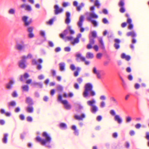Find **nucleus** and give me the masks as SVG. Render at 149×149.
<instances>
[{"label":"nucleus","mask_w":149,"mask_h":149,"mask_svg":"<svg viewBox=\"0 0 149 149\" xmlns=\"http://www.w3.org/2000/svg\"><path fill=\"white\" fill-rule=\"evenodd\" d=\"M84 90L83 92V95L84 97H86L89 95V93L90 92V95L93 96L96 95L95 92L92 90L93 86L90 83L86 84L84 86Z\"/></svg>","instance_id":"f257e3e1"},{"label":"nucleus","mask_w":149,"mask_h":149,"mask_svg":"<svg viewBox=\"0 0 149 149\" xmlns=\"http://www.w3.org/2000/svg\"><path fill=\"white\" fill-rule=\"evenodd\" d=\"M42 136L45 139H42L39 136H37L36 138V140L38 142H40L42 145H45L47 143H49L51 141L52 138L50 135L46 132H44L42 134Z\"/></svg>","instance_id":"f03ea898"},{"label":"nucleus","mask_w":149,"mask_h":149,"mask_svg":"<svg viewBox=\"0 0 149 149\" xmlns=\"http://www.w3.org/2000/svg\"><path fill=\"white\" fill-rule=\"evenodd\" d=\"M87 103L88 106L91 107L90 110L92 113H95L98 111V107L95 105L96 103L95 100L93 99L91 100H88Z\"/></svg>","instance_id":"7ed1b4c3"},{"label":"nucleus","mask_w":149,"mask_h":149,"mask_svg":"<svg viewBox=\"0 0 149 149\" xmlns=\"http://www.w3.org/2000/svg\"><path fill=\"white\" fill-rule=\"evenodd\" d=\"M76 60L78 62H80V61L84 62L85 65H88L90 64V62L86 61L85 57L82 56L81 54L80 53H78L76 54Z\"/></svg>","instance_id":"20e7f679"},{"label":"nucleus","mask_w":149,"mask_h":149,"mask_svg":"<svg viewBox=\"0 0 149 149\" xmlns=\"http://www.w3.org/2000/svg\"><path fill=\"white\" fill-rule=\"evenodd\" d=\"M58 99L61 101L62 104L64 105L65 108L67 109H70L71 108L70 105L69 104L67 100H62V96L59 95L58 97Z\"/></svg>","instance_id":"39448f33"},{"label":"nucleus","mask_w":149,"mask_h":149,"mask_svg":"<svg viewBox=\"0 0 149 149\" xmlns=\"http://www.w3.org/2000/svg\"><path fill=\"white\" fill-rule=\"evenodd\" d=\"M125 4L124 0H120L118 3V5L120 7L119 11L121 13H124L125 11L126 10L124 6Z\"/></svg>","instance_id":"423d86ee"},{"label":"nucleus","mask_w":149,"mask_h":149,"mask_svg":"<svg viewBox=\"0 0 149 149\" xmlns=\"http://www.w3.org/2000/svg\"><path fill=\"white\" fill-rule=\"evenodd\" d=\"M21 58V60L18 62V66L20 68L25 69L26 67V60L25 59H23L22 58Z\"/></svg>","instance_id":"0eeeda50"},{"label":"nucleus","mask_w":149,"mask_h":149,"mask_svg":"<svg viewBox=\"0 0 149 149\" xmlns=\"http://www.w3.org/2000/svg\"><path fill=\"white\" fill-rule=\"evenodd\" d=\"M84 19V16L83 15L81 16L79 18V20L77 23L78 26L81 28L80 31L81 32H83L84 30V28L82 27Z\"/></svg>","instance_id":"6e6552de"},{"label":"nucleus","mask_w":149,"mask_h":149,"mask_svg":"<svg viewBox=\"0 0 149 149\" xmlns=\"http://www.w3.org/2000/svg\"><path fill=\"white\" fill-rule=\"evenodd\" d=\"M28 17L26 16H24L22 17V20L24 22L25 25L26 26H29L31 22V19H30L28 20Z\"/></svg>","instance_id":"1a4fd4ad"},{"label":"nucleus","mask_w":149,"mask_h":149,"mask_svg":"<svg viewBox=\"0 0 149 149\" xmlns=\"http://www.w3.org/2000/svg\"><path fill=\"white\" fill-rule=\"evenodd\" d=\"M54 12L55 15H56L59 13H62L63 11V9L62 8H60L57 5H56L54 6Z\"/></svg>","instance_id":"9d476101"},{"label":"nucleus","mask_w":149,"mask_h":149,"mask_svg":"<svg viewBox=\"0 0 149 149\" xmlns=\"http://www.w3.org/2000/svg\"><path fill=\"white\" fill-rule=\"evenodd\" d=\"M24 47V45L23 42V44H20L19 43H17L15 46V48L18 50L21 51L22 50Z\"/></svg>","instance_id":"9b49d317"},{"label":"nucleus","mask_w":149,"mask_h":149,"mask_svg":"<svg viewBox=\"0 0 149 149\" xmlns=\"http://www.w3.org/2000/svg\"><path fill=\"white\" fill-rule=\"evenodd\" d=\"M66 18L65 21V23L68 24L70 22V13L68 12L66 13Z\"/></svg>","instance_id":"f8f14e48"},{"label":"nucleus","mask_w":149,"mask_h":149,"mask_svg":"<svg viewBox=\"0 0 149 149\" xmlns=\"http://www.w3.org/2000/svg\"><path fill=\"white\" fill-rule=\"evenodd\" d=\"M95 43V41L93 39L90 40L89 43L87 45V48L88 49H91L92 48L93 45Z\"/></svg>","instance_id":"ddd939ff"},{"label":"nucleus","mask_w":149,"mask_h":149,"mask_svg":"<svg viewBox=\"0 0 149 149\" xmlns=\"http://www.w3.org/2000/svg\"><path fill=\"white\" fill-rule=\"evenodd\" d=\"M29 77V75L27 73H25L23 75H21L20 76V80L21 81H22L24 80V79H27Z\"/></svg>","instance_id":"4468645a"},{"label":"nucleus","mask_w":149,"mask_h":149,"mask_svg":"<svg viewBox=\"0 0 149 149\" xmlns=\"http://www.w3.org/2000/svg\"><path fill=\"white\" fill-rule=\"evenodd\" d=\"M89 15L90 17L87 18L88 20H91L93 18H97L98 17V16L94 13H90Z\"/></svg>","instance_id":"2eb2a0df"},{"label":"nucleus","mask_w":149,"mask_h":149,"mask_svg":"<svg viewBox=\"0 0 149 149\" xmlns=\"http://www.w3.org/2000/svg\"><path fill=\"white\" fill-rule=\"evenodd\" d=\"M115 43L114 45V46L116 49H118L120 48L119 43L120 42V40L118 39H115L114 40Z\"/></svg>","instance_id":"dca6fc26"},{"label":"nucleus","mask_w":149,"mask_h":149,"mask_svg":"<svg viewBox=\"0 0 149 149\" xmlns=\"http://www.w3.org/2000/svg\"><path fill=\"white\" fill-rule=\"evenodd\" d=\"M74 118L77 120H82L85 118V115L84 114H82L81 116L75 115L74 116Z\"/></svg>","instance_id":"f3484780"},{"label":"nucleus","mask_w":149,"mask_h":149,"mask_svg":"<svg viewBox=\"0 0 149 149\" xmlns=\"http://www.w3.org/2000/svg\"><path fill=\"white\" fill-rule=\"evenodd\" d=\"M14 82L12 80L10 81L9 82L6 84V88L8 89H10L14 84Z\"/></svg>","instance_id":"a211bd4d"},{"label":"nucleus","mask_w":149,"mask_h":149,"mask_svg":"<svg viewBox=\"0 0 149 149\" xmlns=\"http://www.w3.org/2000/svg\"><path fill=\"white\" fill-rule=\"evenodd\" d=\"M121 57L123 59H125L127 61H129L130 59V57L128 55H126L125 53H123L121 55Z\"/></svg>","instance_id":"6ab92c4d"},{"label":"nucleus","mask_w":149,"mask_h":149,"mask_svg":"<svg viewBox=\"0 0 149 149\" xmlns=\"http://www.w3.org/2000/svg\"><path fill=\"white\" fill-rule=\"evenodd\" d=\"M86 57L88 59H92L94 57V55L93 53L91 52H88L86 53Z\"/></svg>","instance_id":"aec40b11"},{"label":"nucleus","mask_w":149,"mask_h":149,"mask_svg":"<svg viewBox=\"0 0 149 149\" xmlns=\"http://www.w3.org/2000/svg\"><path fill=\"white\" fill-rule=\"evenodd\" d=\"M115 120L117 121L118 123H122V120L119 116L116 115L115 116Z\"/></svg>","instance_id":"412c9836"},{"label":"nucleus","mask_w":149,"mask_h":149,"mask_svg":"<svg viewBox=\"0 0 149 149\" xmlns=\"http://www.w3.org/2000/svg\"><path fill=\"white\" fill-rule=\"evenodd\" d=\"M8 135L7 134H4V136L2 140L3 142V143H7Z\"/></svg>","instance_id":"4be33fe9"},{"label":"nucleus","mask_w":149,"mask_h":149,"mask_svg":"<svg viewBox=\"0 0 149 149\" xmlns=\"http://www.w3.org/2000/svg\"><path fill=\"white\" fill-rule=\"evenodd\" d=\"M127 35L128 36H131L132 37H134L136 36V34L134 31H132L127 33Z\"/></svg>","instance_id":"5701e85b"},{"label":"nucleus","mask_w":149,"mask_h":149,"mask_svg":"<svg viewBox=\"0 0 149 149\" xmlns=\"http://www.w3.org/2000/svg\"><path fill=\"white\" fill-rule=\"evenodd\" d=\"M60 70L61 71H63L65 70V64L64 63H62L59 64Z\"/></svg>","instance_id":"b1692460"},{"label":"nucleus","mask_w":149,"mask_h":149,"mask_svg":"<svg viewBox=\"0 0 149 149\" xmlns=\"http://www.w3.org/2000/svg\"><path fill=\"white\" fill-rule=\"evenodd\" d=\"M23 91L28 92L29 90V86L28 85H24L22 87Z\"/></svg>","instance_id":"393cba45"},{"label":"nucleus","mask_w":149,"mask_h":149,"mask_svg":"<svg viewBox=\"0 0 149 149\" xmlns=\"http://www.w3.org/2000/svg\"><path fill=\"white\" fill-rule=\"evenodd\" d=\"M26 102L29 104H33V101L29 97H26Z\"/></svg>","instance_id":"a878e982"},{"label":"nucleus","mask_w":149,"mask_h":149,"mask_svg":"<svg viewBox=\"0 0 149 149\" xmlns=\"http://www.w3.org/2000/svg\"><path fill=\"white\" fill-rule=\"evenodd\" d=\"M8 106L10 107H15L16 106V102L14 101H12L8 104Z\"/></svg>","instance_id":"bb28decb"},{"label":"nucleus","mask_w":149,"mask_h":149,"mask_svg":"<svg viewBox=\"0 0 149 149\" xmlns=\"http://www.w3.org/2000/svg\"><path fill=\"white\" fill-rule=\"evenodd\" d=\"M72 128L74 130V134L78 135L79 134L78 130H77L76 126L75 125H73L72 127Z\"/></svg>","instance_id":"cd10ccee"},{"label":"nucleus","mask_w":149,"mask_h":149,"mask_svg":"<svg viewBox=\"0 0 149 149\" xmlns=\"http://www.w3.org/2000/svg\"><path fill=\"white\" fill-rule=\"evenodd\" d=\"M68 33V30L67 29L64 31L63 33H61L60 34V37L62 38H64V36H66Z\"/></svg>","instance_id":"c85d7f7f"},{"label":"nucleus","mask_w":149,"mask_h":149,"mask_svg":"<svg viewBox=\"0 0 149 149\" xmlns=\"http://www.w3.org/2000/svg\"><path fill=\"white\" fill-rule=\"evenodd\" d=\"M32 85L34 86H38L40 88H41L42 87V84L39 83L34 82L32 84Z\"/></svg>","instance_id":"c756f323"},{"label":"nucleus","mask_w":149,"mask_h":149,"mask_svg":"<svg viewBox=\"0 0 149 149\" xmlns=\"http://www.w3.org/2000/svg\"><path fill=\"white\" fill-rule=\"evenodd\" d=\"M32 55L31 54H29L27 56H23L21 57V58H22L23 59H25L26 60V59L28 58H32Z\"/></svg>","instance_id":"7c9ffc66"},{"label":"nucleus","mask_w":149,"mask_h":149,"mask_svg":"<svg viewBox=\"0 0 149 149\" xmlns=\"http://www.w3.org/2000/svg\"><path fill=\"white\" fill-rule=\"evenodd\" d=\"M33 109L32 107L28 106L26 109L27 111L29 113H31L33 112Z\"/></svg>","instance_id":"2f4dec72"},{"label":"nucleus","mask_w":149,"mask_h":149,"mask_svg":"<svg viewBox=\"0 0 149 149\" xmlns=\"http://www.w3.org/2000/svg\"><path fill=\"white\" fill-rule=\"evenodd\" d=\"M80 70V68L79 67H77V70L74 72V76L75 77H77L79 75V73Z\"/></svg>","instance_id":"473e14b6"},{"label":"nucleus","mask_w":149,"mask_h":149,"mask_svg":"<svg viewBox=\"0 0 149 149\" xmlns=\"http://www.w3.org/2000/svg\"><path fill=\"white\" fill-rule=\"evenodd\" d=\"M79 41V40L76 38L74 39L73 41H71V43L72 45H74L78 43Z\"/></svg>","instance_id":"72a5a7b5"},{"label":"nucleus","mask_w":149,"mask_h":149,"mask_svg":"<svg viewBox=\"0 0 149 149\" xmlns=\"http://www.w3.org/2000/svg\"><path fill=\"white\" fill-rule=\"evenodd\" d=\"M84 4L83 3H81L80 5L79 6H77V10L78 11H80V10H81V8L83 7H84Z\"/></svg>","instance_id":"f704fd0d"},{"label":"nucleus","mask_w":149,"mask_h":149,"mask_svg":"<svg viewBox=\"0 0 149 149\" xmlns=\"http://www.w3.org/2000/svg\"><path fill=\"white\" fill-rule=\"evenodd\" d=\"M15 11L14 9L13 8L10 9L8 11V13L10 14H14Z\"/></svg>","instance_id":"c9c22d12"},{"label":"nucleus","mask_w":149,"mask_h":149,"mask_svg":"<svg viewBox=\"0 0 149 149\" xmlns=\"http://www.w3.org/2000/svg\"><path fill=\"white\" fill-rule=\"evenodd\" d=\"M60 127L61 128L65 129L67 127V125L65 123H61L60 124Z\"/></svg>","instance_id":"e433bc0d"},{"label":"nucleus","mask_w":149,"mask_h":149,"mask_svg":"<svg viewBox=\"0 0 149 149\" xmlns=\"http://www.w3.org/2000/svg\"><path fill=\"white\" fill-rule=\"evenodd\" d=\"M95 5L97 6L98 8H99L100 6V4L98 0H96L95 2Z\"/></svg>","instance_id":"4c0bfd02"},{"label":"nucleus","mask_w":149,"mask_h":149,"mask_svg":"<svg viewBox=\"0 0 149 149\" xmlns=\"http://www.w3.org/2000/svg\"><path fill=\"white\" fill-rule=\"evenodd\" d=\"M93 72L95 74L100 72L98 70H97L96 68L95 67H94L93 68Z\"/></svg>","instance_id":"58836bf2"},{"label":"nucleus","mask_w":149,"mask_h":149,"mask_svg":"<svg viewBox=\"0 0 149 149\" xmlns=\"http://www.w3.org/2000/svg\"><path fill=\"white\" fill-rule=\"evenodd\" d=\"M106 105V103L104 101H102L100 103V106L101 108L104 107Z\"/></svg>","instance_id":"ea45409f"},{"label":"nucleus","mask_w":149,"mask_h":149,"mask_svg":"<svg viewBox=\"0 0 149 149\" xmlns=\"http://www.w3.org/2000/svg\"><path fill=\"white\" fill-rule=\"evenodd\" d=\"M69 30L71 34H73L74 33V31L71 29V26H68L67 28Z\"/></svg>","instance_id":"a19ab883"},{"label":"nucleus","mask_w":149,"mask_h":149,"mask_svg":"<svg viewBox=\"0 0 149 149\" xmlns=\"http://www.w3.org/2000/svg\"><path fill=\"white\" fill-rule=\"evenodd\" d=\"M32 9L30 6L29 5H26V8H25V10L30 11Z\"/></svg>","instance_id":"79ce46f5"},{"label":"nucleus","mask_w":149,"mask_h":149,"mask_svg":"<svg viewBox=\"0 0 149 149\" xmlns=\"http://www.w3.org/2000/svg\"><path fill=\"white\" fill-rule=\"evenodd\" d=\"M12 96L13 97H17L18 96V94L16 91H14L12 94Z\"/></svg>","instance_id":"37998d69"},{"label":"nucleus","mask_w":149,"mask_h":149,"mask_svg":"<svg viewBox=\"0 0 149 149\" xmlns=\"http://www.w3.org/2000/svg\"><path fill=\"white\" fill-rule=\"evenodd\" d=\"M131 118L130 116H128L126 118V121L127 123L130 122L131 121Z\"/></svg>","instance_id":"c03bdc74"},{"label":"nucleus","mask_w":149,"mask_h":149,"mask_svg":"<svg viewBox=\"0 0 149 149\" xmlns=\"http://www.w3.org/2000/svg\"><path fill=\"white\" fill-rule=\"evenodd\" d=\"M28 31L29 33L32 32L33 30V28L32 27H29L28 28Z\"/></svg>","instance_id":"a18cd8bd"},{"label":"nucleus","mask_w":149,"mask_h":149,"mask_svg":"<svg viewBox=\"0 0 149 149\" xmlns=\"http://www.w3.org/2000/svg\"><path fill=\"white\" fill-rule=\"evenodd\" d=\"M90 21L91 22V23L93 24L94 26H97V23L96 21H95V20H92Z\"/></svg>","instance_id":"49530a36"},{"label":"nucleus","mask_w":149,"mask_h":149,"mask_svg":"<svg viewBox=\"0 0 149 149\" xmlns=\"http://www.w3.org/2000/svg\"><path fill=\"white\" fill-rule=\"evenodd\" d=\"M54 21V19H50L49 22H47V24H49L50 25H51L52 24L53 22Z\"/></svg>","instance_id":"de8ad7c7"},{"label":"nucleus","mask_w":149,"mask_h":149,"mask_svg":"<svg viewBox=\"0 0 149 149\" xmlns=\"http://www.w3.org/2000/svg\"><path fill=\"white\" fill-rule=\"evenodd\" d=\"M91 34L92 37L95 38L97 36L96 33L95 31H93L91 32Z\"/></svg>","instance_id":"09e8293b"},{"label":"nucleus","mask_w":149,"mask_h":149,"mask_svg":"<svg viewBox=\"0 0 149 149\" xmlns=\"http://www.w3.org/2000/svg\"><path fill=\"white\" fill-rule=\"evenodd\" d=\"M132 20L131 19L128 17L127 18V23L128 24H132Z\"/></svg>","instance_id":"8fccbe9b"},{"label":"nucleus","mask_w":149,"mask_h":149,"mask_svg":"<svg viewBox=\"0 0 149 149\" xmlns=\"http://www.w3.org/2000/svg\"><path fill=\"white\" fill-rule=\"evenodd\" d=\"M97 78L98 79H101L102 78L101 75L100 74V72H99L98 73L96 74Z\"/></svg>","instance_id":"3c124183"},{"label":"nucleus","mask_w":149,"mask_h":149,"mask_svg":"<svg viewBox=\"0 0 149 149\" xmlns=\"http://www.w3.org/2000/svg\"><path fill=\"white\" fill-rule=\"evenodd\" d=\"M70 68L72 70H74L75 69V65L73 64H71L70 66Z\"/></svg>","instance_id":"603ef678"},{"label":"nucleus","mask_w":149,"mask_h":149,"mask_svg":"<svg viewBox=\"0 0 149 149\" xmlns=\"http://www.w3.org/2000/svg\"><path fill=\"white\" fill-rule=\"evenodd\" d=\"M98 40L100 42L102 46H104V43L103 42L102 39V38H99Z\"/></svg>","instance_id":"864d4df0"},{"label":"nucleus","mask_w":149,"mask_h":149,"mask_svg":"<svg viewBox=\"0 0 149 149\" xmlns=\"http://www.w3.org/2000/svg\"><path fill=\"white\" fill-rule=\"evenodd\" d=\"M77 81L79 84H81L82 82L83 79L81 78H79L77 79Z\"/></svg>","instance_id":"5fc2aeb1"},{"label":"nucleus","mask_w":149,"mask_h":149,"mask_svg":"<svg viewBox=\"0 0 149 149\" xmlns=\"http://www.w3.org/2000/svg\"><path fill=\"white\" fill-rule=\"evenodd\" d=\"M135 127L136 128L139 129L141 127V125L140 123H138L135 125Z\"/></svg>","instance_id":"6e6d98bb"},{"label":"nucleus","mask_w":149,"mask_h":149,"mask_svg":"<svg viewBox=\"0 0 149 149\" xmlns=\"http://www.w3.org/2000/svg\"><path fill=\"white\" fill-rule=\"evenodd\" d=\"M32 81L31 79H29L26 81V83L27 84H29L32 83Z\"/></svg>","instance_id":"4d7b16f0"},{"label":"nucleus","mask_w":149,"mask_h":149,"mask_svg":"<svg viewBox=\"0 0 149 149\" xmlns=\"http://www.w3.org/2000/svg\"><path fill=\"white\" fill-rule=\"evenodd\" d=\"M102 54L100 53H98L97 54V58L98 59H100L102 57Z\"/></svg>","instance_id":"13d9d810"},{"label":"nucleus","mask_w":149,"mask_h":149,"mask_svg":"<svg viewBox=\"0 0 149 149\" xmlns=\"http://www.w3.org/2000/svg\"><path fill=\"white\" fill-rule=\"evenodd\" d=\"M34 35L32 32L29 33V36L30 38H32L34 37Z\"/></svg>","instance_id":"bf43d9fd"},{"label":"nucleus","mask_w":149,"mask_h":149,"mask_svg":"<svg viewBox=\"0 0 149 149\" xmlns=\"http://www.w3.org/2000/svg\"><path fill=\"white\" fill-rule=\"evenodd\" d=\"M64 50L66 52H69L70 50V48L69 47H65L64 48Z\"/></svg>","instance_id":"052dcab7"},{"label":"nucleus","mask_w":149,"mask_h":149,"mask_svg":"<svg viewBox=\"0 0 149 149\" xmlns=\"http://www.w3.org/2000/svg\"><path fill=\"white\" fill-rule=\"evenodd\" d=\"M110 99H111V100L113 101V102H114L116 103H117V101L116 100V99L114 97H111L110 98Z\"/></svg>","instance_id":"680f3d73"},{"label":"nucleus","mask_w":149,"mask_h":149,"mask_svg":"<svg viewBox=\"0 0 149 149\" xmlns=\"http://www.w3.org/2000/svg\"><path fill=\"white\" fill-rule=\"evenodd\" d=\"M106 98V96L104 95L101 96L100 97V99L102 100H105Z\"/></svg>","instance_id":"e2e57ef3"},{"label":"nucleus","mask_w":149,"mask_h":149,"mask_svg":"<svg viewBox=\"0 0 149 149\" xmlns=\"http://www.w3.org/2000/svg\"><path fill=\"white\" fill-rule=\"evenodd\" d=\"M102 119V117L101 116H98L97 118V120L98 121H100Z\"/></svg>","instance_id":"0e129e2a"},{"label":"nucleus","mask_w":149,"mask_h":149,"mask_svg":"<svg viewBox=\"0 0 149 149\" xmlns=\"http://www.w3.org/2000/svg\"><path fill=\"white\" fill-rule=\"evenodd\" d=\"M112 136L113 138H116L118 136V133L117 132H114Z\"/></svg>","instance_id":"69168bd1"},{"label":"nucleus","mask_w":149,"mask_h":149,"mask_svg":"<svg viewBox=\"0 0 149 149\" xmlns=\"http://www.w3.org/2000/svg\"><path fill=\"white\" fill-rule=\"evenodd\" d=\"M27 121L29 122H31L32 121V118L31 117L29 116L27 118Z\"/></svg>","instance_id":"338daca9"},{"label":"nucleus","mask_w":149,"mask_h":149,"mask_svg":"<svg viewBox=\"0 0 149 149\" xmlns=\"http://www.w3.org/2000/svg\"><path fill=\"white\" fill-rule=\"evenodd\" d=\"M32 64L33 65H37L38 64V63L36 60L34 59L32 61Z\"/></svg>","instance_id":"774afa93"}]
</instances>
